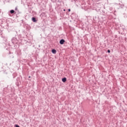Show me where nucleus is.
Wrapping results in <instances>:
<instances>
[{
    "label": "nucleus",
    "mask_w": 127,
    "mask_h": 127,
    "mask_svg": "<svg viewBox=\"0 0 127 127\" xmlns=\"http://www.w3.org/2000/svg\"><path fill=\"white\" fill-rule=\"evenodd\" d=\"M64 42H65V40H64V39H62L60 41V44H64Z\"/></svg>",
    "instance_id": "obj_1"
},
{
    "label": "nucleus",
    "mask_w": 127,
    "mask_h": 127,
    "mask_svg": "<svg viewBox=\"0 0 127 127\" xmlns=\"http://www.w3.org/2000/svg\"><path fill=\"white\" fill-rule=\"evenodd\" d=\"M62 81L64 82V83H65L67 81V78H62Z\"/></svg>",
    "instance_id": "obj_2"
},
{
    "label": "nucleus",
    "mask_w": 127,
    "mask_h": 127,
    "mask_svg": "<svg viewBox=\"0 0 127 127\" xmlns=\"http://www.w3.org/2000/svg\"><path fill=\"white\" fill-rule=\"evenodd\" d=\"M52 53H53L54 54H56V50H55V49H53V50H52Z\"/></svg>",
    "instance_id": "obj_3"
},
{
    "label": "nucleus",
    "mask_w": 127,
    "mask_h": 127,
    "mask_svg": "<svg viewBox=\"0 0 127 127\" xmlns=\"http://www.w3.org/2000/svg\"><path fill=\"white\" fill-rule=\"evenodd\" d=\"M32 19V21H33V22H36V19H35V18L33 17Z\"/></svg>",
    "instance_id": "obj_4"
},
{
    "label": "nucleus",
    "mask_w": 127,
    "mask_h": 127,
    "mask_svg": "<svg viewBox=\"0 0 127 127\" xmlns=\"http://www.w3.org/2000/svg\"><path fill=\"white\" fill-rule=\"evenodd\" d=\"M10 12V13H14V10H11Z\"/></svg>",
    "instance_id": "obj_5"
},
{
    "label": "nucleus",
    "mask_w": 127,
    "mask_h": 127,
    "mask_svg": "<svg viewBox=\"0 0 127 127\" xmlns=\"http://www.w3.org/2000/svg\"><path fill=\"white\" fill-rule=\"evenodd\" d=\"M14 127H19V126H18L17 125H15Z\"/></svg>",
    "instance_id": "obj_6"
},
{
    "label": "nucleus",
    "mask_w": 127,
    "mask_h": 127,
    "mask_svg": "<svg viewBox=\"0 0 127 127\" xmlns=\"http://www.w3.org/2000/svg\"><path fill=\"white\" fill-rule=\"evenodd\" d=\"M108 53H111V51H110V50H108Z\"/></svg>",
    "instance_id": "obj_7"
},
{
    "label": "nucleus",
    "mask_w": 127,
    "mask_h": 127,
    "mask_svg": "<svg viewBox=\"0 0 127 127\" xmlns=\"http://www.w3.org/2000/svg\"><path fill=\"white\" fill-rule=\"evenodd\" d=\"M68 11H71V9H68Z\"/></svg>",
    "instance_id": "obj_8"
},
{
    "label": "nucleus",
    "mask_w": 127,
    "mask_h": 127,
    "mask_svg": "<svg viewBox=\"0 0 127 127\" xmlns=\"http://www.w3.org/2000/svg\"><path fill=\"white\" fill-rule=\"evenodd\" d=\"M29 78H30V76H29Z\"/></svg>",
    "instance_id": "obj_9"
}]
</instances>
